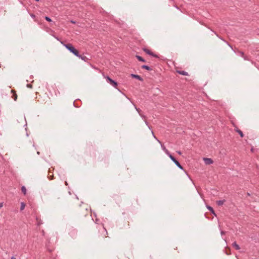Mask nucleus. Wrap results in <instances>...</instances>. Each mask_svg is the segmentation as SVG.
<instances>
[{"mask_svg": "<svg viewBox=\"0 0 259 259\" xmlns=\"http://www.w3.org/2000/svg\"><path fill=\"white\" fill-rule=\"evenodd\" d=\"M177 152L179 155H181V154H182V152H181L180 151H177Z\"/></svg>", "mask_w": 259, "mask_h": 259, "instance_id": "nucleus-29", "label": "nucleus"}, {"mask_svg": "<svg viewBox=\"0 0 259 259\" xmlns=\"http://www.w3.org/2000/svg\"><path fill=\"white\" fill-rule=\"evenodd\" d=\"M103 76L108 83L117 89L118 83L117 81L111 78L109 76H105L104 74Z\"/></svg>", "mask_w": 259, "mask_h": 259, "instance_id": "nucleus-2", "label": "nucleus"}, {"mask_svg": "<svg viewBox=\"0 0 259 259\" xmlns=\"http://www.w3.org/2000/svg\"><path fill=\"white\" fill-rule=\"evenodd\" d=\"M36 2H38L39 0H35Z\"/></svg>", "mask_w": 259, "mask_h": 259, "instance_id": "nucleus-36", "label": "nucleus"}, {"mask_svg": "<svg viewBox=\"0 0 259 259\" xmlns=\"http://www.w3.org/2000/svg\"><path fill=\"white\" fill-rule=\"evenodd\" d=\"M135 108H136V110H137L138 112H140V111H141V110H140V109L139 108H137L136 107H135Z\"/></svg>", "mask_w": 259, "mask_h": 259, "instance_id": "nucleus-26", "label": "nucleus"}, {"mask_svg": "<svg viewBox=\"0 0 259 259\" xmlns=\"http://www.w3.org/2000/svg\"><path fill=\"white\" fill-rule=\"evenodd\" d=\"M61 44L71 53L74 54L75 56H79L78 51L73 46V45L70 43L64 44L63 42H61Z\"/></svg>", "mask_w": 259, "mask_h": 259, "instance_id": "nucleus-1", "label": "nucleus"}, {"mask_svg": "<svg viewBox=\"0 0 259 259\" xmlns=\"http://www.w3.org/2000/svg\"><path fill=\"white\" fill-rule=\"evenodd\" d=\"M22 192L25 195L26 194V189L25 186H22L21 188Z\"/></svg>", "mask_w": 259, "mask_h": 259, "instance_id": "nucleus-18", "label": "nucleus"}, {"mask_svg": "<svg viewBox=\"0 0 259 259\" xmlns=\"http://www.w3.org/2000/svg\"><path fill=\"white\" fill-rule=\"evenodd\" d=\"M227 42V45H228V46H229V47H230L232 49H233L232 47V46H231V45H230L228 42Z\"/></svg>", "mask_w": 259, "mask_h": 259, "instance_id": "nucleus-28", "label": "nucleus"}, {"mask_svg": "<svg viewBox=\"0 0 259 259\" xmlns=\"http://www.w3.org/2000/svg\"><path fill=\"white\" fill-rule=\"evenodd\" d=\"M45 19L48 22H52V19L49 17H48V16H45Z\"/></svg>", "mask_w": 259, "mask_h": 259, "instance_id": "nucleus-20", "label": "nucleus"}, {"mask_svg": "<svg viewBox=\"0 0 259 259\" xmlns=\"http://www.w3.org/2000/svg\"><path fill=\"white\" fill-rule=\"evenodd\" d=\"M30 16H31L32 18H35V15H34V14H31V15H30Z\"/></svg>", "mask_w": 259, "mask_h": 259, "instance_id": "nucleus-25", "label": "nucleus"}, {"mask_svg": "<svg viewBox=\"0 0 259 259\" xmlns=\"http://www.w3.org/2000/svg\"><path fill=\"white\" fill-rule=\"evenodd\" d=\"M65 185L67 186L68 185V183L66 181L65 182Z\"/></svg>", "mask_w": 259, "mask_h": 259, "instance_id": "nucleus-32", "label": "nucleus"}, {"mask_svg": "<svg viewBox=\"0 0 259 259\" xmlns=\"http://www.w3.org/2000/svg\"><path fill=\"white\" fill-rule=\"evenodd\" d=\"M221 234H222V235H223V234H225V232H224V231H221Z\"/></svg>", "mask_w": 259, "mask_h": 259, "instance_id": "nucleus-31", "label": "nucleus"}, {"mask_svg": "<svg viewBox=\"0 0 259 259\" xmlns=\"http://www.w3.org/2000/svg\"><path fill=\"white\" fill-rule=\"evenodd\" d=\"M141 68L142 69H146V70H149V71L152 70V68L150 67H149L148 65H142Z\"/></svg>", "mask_w": 259, "mask_h": 259, "instance_id": "nucleus-14", "label": "nucleus"}, {"mask_svg": "<svg viewBox=\"0 0 259 259\" xmlns=\"http://www.w3.org/2000/svg\"><path fill=\"white\" fill-rule=\"evenodd\" d=\"M11 259H16V258H15L14 256H12V257H11Z\"/></svg>", "mask_w": 259, "mask_h": 259, "instance_id": "nucleus-33", "label": "nucleus"}, {"mask_svg": "<svg viewBox=\"0 0 259 259\" xmlns=\"http://www.w3.org/2000/svg\"><path fill=\"white\" fill-rule=\"evenodd\" d=\"M204 161L206 164H211L213 163V160L211 158H204Z\"/></svg>", "mask_w": 259, "mask_h": 259, "instance_id": "nucleus-6", "label": "nucleus"}, {"mask_svg": "<svg viewBox=\"0 0 259 259\" xmlns=\"http://www.w3.org/2000/svg\"><path fill=\"white\" fill-rule=\"evenodd\" d=\"M174 7H175L176 9H178V10L179 9V8L177 6H176V5H174Z\"/></svg>", "mask_w": 259, "mask_h": 259, "instance_id": "nucleus-30", "label": "nucleus"}, {"mask_svg": "<svg viewBox=\"0 0 259 259\" xmlns=\"http://www.w3.org/2000/svg\"><path fill=\"white\" fill-rule=\"evenodd\" d=\"M168 157L175 163V164L180 169H183V167L181 165L180 162L170 154Z\"/></svg>", "mask_w": 259, "mask_h": 259, "instance_id": "nucleus-3", "label": "nucleus"}, {"mask_svg": "<svg viewBox=\"0 0 259 259\" xmlns=\"http://www.w3.org/2000/svg\"><path fill=\"white\" fill-rule=\"evenodd\" d=\"M143 50L144 52H145L147 54L150 55V56H151L153 57H155L156 58H158L159 57L158 56V55L154 54L153 52H152L150 50H149V49H146V48H143Z\"/></svg>", "mask_w": 259, "mask_h": 259, "instance_id": "nucleus-4", "label": "nucleus"}, {"mask_svg": "<svg viewBox=\"0 0 259 259\" xmlns=\"http://www.w3.org/2000/svg\"><path fill=\"white\" fill-rule=\"evenodd\" d=\"M243 58H244V59L245 60H249L247 56H245V55H244V57H243Z\"/></svg>", "mask_w": 259, "mask_h": 259, "instance_id": "nucleus-23", "label": "nucleus"}, {"mask_svg": "<svg viewBox=\"0 0 259 259\" xmlns=\"http://www.w3.org/2000/svg\"><path fill=\"white\" fill-rule=\"evenodd\" d=\"M213 32L214 33V34H215L217 35V36L218 37H219L221 39H222V40H223L225 41V40H224V39H223L221 37L219 36L218 35V34H217V33H216L215 32H214V31H213Z\"/></svg>", "mask_w": 259, "mask_h": 259, "instance_id": "nucleus-24", "label": "nucleus"}, {"mask_svg": "<svg viewBox=\"0 0 259 259\" xmlns=\"http://www.w3.org/2000/svg\"><path fill=\"white\" fill-rule=\"evenodd\" d=\"M27 87L28 88H32V85L31 84H27Z\"/></svg>", "mask_w": 259, "mask_h": 259, "instance_id": "nucleus-22", "label": "nucleus"}, {"mask_svg": "<svg viewBox=\"0 0 259 259\" xmlns=\"http://www.w3.org/2000/svg\"><path fill=\"white\" fill-rule=\"evenodd\" d=\"M71 22L72 23H75V22L73 21H71Z\"/></svg>", "mask_w": 259, "mask_h": 259, "instance_id": "nucleus-34", "label": "nucleus"}, {"mask_svg": "<svg viewBox=\"0 0 259 259\" xmlns=\"http://www.w3.org/2000/svg\"><path fill=\"white\" fill-rule=\"evenodd\" d=\"M50 179H51V180H52V179H53V177H52V178H50Z\"/></svg>", "mask_w": 259, "mask_h": 259, "instance_id": "nucleus-37", "label": "nucleus"}, {"mask_svg": "<svg viewBox=\"0 0 259 259\" xmlns=\"http://www.w3.org/2000/svg\"><path fill=\"white\" fill-rule=\"evenodd\" d=\"M206 207L213 215H214L215 216L217 215L213 208L211 206L209 205H207Z\"/></svg>", "mask_w": 259, "mask_h": 259, "instance_id": "nucleus-12", "label": "nucleus"}, {"mask_svg": "<svg viewBox=\"0 0 259 259\" xmlns=\"http://www.w3.org/2000/svg\"><path fill=\"white\" fill-rule=\"evenodd\" d=\"M136 57L140 62H145V60L144 59H143L142 57H141L139 55H136Z\"/></svg>", "mask_w": 259, "mask_h": 259, "instance_id": "nucleus-16", "label": "nucleus"}, {"mask_svg": "<svg viewBox=\"0 0 259 259\" xmlns=\"http://www.w3.org/2000/svg\"><path fill=\"white\" fill-rule=\"evenodd\" d=\"M225 202V200H218L217 201V204L219 206H221V205H223V204Z\"/></svg>", "mask_w": 259, "mask_h": 259, "instance_id": "nucleus-17", "label": "nucleus"}, {"mask_svg": "<svg viewBox=\"0 0 259 259\" xmlns=\"http://www.w3.org/2000/svg\"><path fill=\"white\" fill-rule=\"evenodd\" d=\"M131 76L133 78L137 79L139 80H140V81H143V78L140 75H139L135 74H131Z\"/></svg>", "mask_w": 259, "mask_h": 259, "instance_id": "nucleus-7", "label": "nucleus"}, {"mask_svg": "<svg viewBox=\"0 0 259 259\" xmlns=\"http://www.w3.org/2000/svg\"><path fill=\"white\" fill-rule=\"evenodd\" d=\"M232 246L236 249V250H239L240 249V246L238 244H237L236 242H234L232 243Z\"/></svg>", "mask_w": 259, "mask_h": 259, "instance_id": "nucleus-13", "label": "nucleus"}, {"mask_svg": "<svg viewBox=\"0 0 259 259\" xmlns=\"http://www.w3.org/2000/svg\"><path fill=\"white\" fill-rule=\"evenodd\" d=\"M11 92L13 93V95H12V97L14 99V100L15 101H16V100L17 99V95L16 91L13 90H12Z\"/></svg>", "mask_w": 259, "mask_h": 259, "instance_id": "nucleus-11", "label": "nucleus"}, {"mask_svg": "<svg viewBox=\"0 0 259 259\" xmlns=\"http://www.w3.org/2000/svg\"><path fill=\"white\" fill-rule=\"evenodd\" d=\"M157 141L159 142V143L161 144V147L162 149L164 151L165 154L168 156L171 153L169 152V151L165 148V147L164 146V145L162 144L161 142L157 140Z\"/></svg>", "mask_w": 259, "mask_h": 259, "instance_id": "nucleus-5", "label": "nucleus"}, {"mask_svg": "<svg viewBox=\"0 0 259 259\" xmlns=\"http://www.w3.org/2000/svg\"><path fill=\"white\" fill-rule=\"evenodd\" d=\"M37 154L39 155V152H38V151L37 152Z\"/></svg>", "mask_w": 259, "mask_h": 259, "instance_id": "nucleus-35", "label": "nucleus"}, {"mask_svg": "<svg viewBox=\"0 0 259 259\" xmlns=\"http://www.w3.org/2000/svg\"><path fill=\"white\" fill-rule=\"evenodd\" d=\"M25 207V203L24 202H21V207H20V210H22L24 209Z\"/></svg>", "mask_w": 259, "mask_h": 259, "instance_id": "nucleus-19", "label": "nucleus"}, {"mask_svg": "<svg viewBox=\"0 0 259 259\" xmlns=\"http://www.w3.org/2000/svg\"><path fill=\"white\" fill-rule=\"evenodd\" d=\"M177 72L178 73L183 75H185V76L188 75V72H187L185 71H183V70H177Z\"/></svg>", "mask_w": 259, "mask_h": 259, "instance_id": "nucleus-10", "label": "nucleus"}, {"mask_svg": "<svg viewBox=\"0 0 259 259\" xmlns=\"http://www.w3.org/2000/svg\"><path fill=\"white\" fill-rule=\"evenodd\" d=\"M235 131L237 132L241 138H243L244 137V134L242 133V132L238 129L237 127H236V128L235 129Z\"/></svg>", "mask_w": 259, "mask_h": 259, "instance_id": "nucleus-9", "label": "nucleus"}, {"mask_svg": "<svg viewBox=\"0 0 259 259\" xmlns=\"http://www.w3.org/2000/svg\"><path fill=\"white\" fill-rule=\"evenodd\" d=\"M238 53L239 54V55H240L242 57H244V53L242 51H238Z\"/></svg>", "mask_w": 259, "mask_h": 259, "instance_id": "nucleus-21", "label": "nucleus"}, {"mask_svg": "<svg viewBox=\"0 0 259 259\" xmlns=\"http://www.w3.org/2000/svg\"><path fill=\"white\" fill-rule=\"evenodd\" d=\"M36 220L37 221V225L38 226H40L42 224V221L39 219L38 217H36Z\"/></svg>", "mask_w": 259, "mask_h": 259, "instance_id": "nucleus-15", "label": "nucleus"}, {"mask_svg": "<svg viewBox=\"0 0 259 259\" xmlns=\"http://www.w3.org/2000/svg\"><path fill=\"white\" fill-rule=\"evenodd\" d=\"M3 206V203L1 202L0 203V208H2Z\"/></svg>", "mask_w": 259, "mask_h": 259, "instance_id": "nucleus-27", "label": "nucleus"}, {"mask_svg": "<svg viewBox=\"0 0 259 259\" xmlns=\"http://www.w3.org/2000/svg\"><path fill=\"white\" fill-rule=\"evenodd\" d=\"M79 58L81 59V60H83L84 62H87L89 60V59L84 55H81L79 54V56H77Z\"/></svg>", "mask_w": 259, "mask_h": 259, "instance_id": "nucleus-8", "label": "nucleus"}]
</instances>
